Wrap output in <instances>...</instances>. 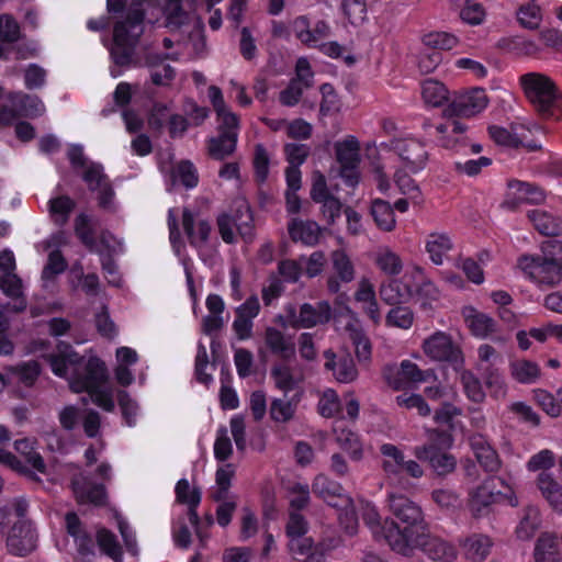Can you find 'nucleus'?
<instances>
[{"label": "nucleus", "instance_id": "b1692460", "mask_svg": "<svg viewBox=\"0 0 562 562\" xmlns=\"http://www.w3.org/2000/svg\"><path fill=\"white\" fill-rule=\"evenodd\" d=\"M536 482L537 487L549 505L562 512V485L548 472H540Z\"/></svg>", "mask_w": 562, "mask_h": 562}, {"label": "nucleus", "instance_id": "774afa93", "mask_svg": "<svg viewBox=\"0 0 562 562\" xmlns=\"http://www.w3.org/2000/svg\"><path fill=\"white\" fill-rule=\"evenodd\" d=\"M458 5L462 7L459 15L463 22L470 25H480L485 20L486 13L480 3L471 1L469 3H461Z\"/></svg>", "mask_w": 562, "mask_h": 562}, {"label": "nucleus", "instance_id": "6e6552de", "mask_svg": "<svg viewBox=\"0 0 562 562\" xmlns=\"http://www.w3.org/2000/svg\"><path fill=\"white\" fill-rule=\"evenodd\" d=\"M109 374L105 363L98 357H90L82 366L71 372L70 389L75 393L94 392L103 386Z\"/></svg>", "mask_w": 562, "mask_h": 562}, {"label": "nucleus", "instance_id": "69168bd1", "mask_svg": "<svg viewBox=\"0 0 562 562\" xmlns=\"http://www.w3.org/2000/svg\"><path fill=\"white\" fill-rule=\"evenodd\" d=\"M82 179L88 184L90 191H97V189L110 182L106 175L103 172V167L97 162H90L88 165L82 173Z\"/></svg>", "mask_w": 562, "mask_h": 562}, {"label": "nucleus", "instance_id": "ea45409f", "mask_svg": "<svg viewBox=\"0 0 562 562\" xmlns=\"http://www.w3.org/2000/svg\"><path fill=\"white\" fill-rule=\"evenodd\" d=\"M422 93L426 103L432 106H440L448 100L449 92L443 83L434 79H427L423 83Z\"/></svg>", "mask_w": 562, "mask_h": 562}, {"label": "nucleus", "instance_id": "c85d7f7f", "mask_svg": "<svg viewBox=\"0 0 562 562\" xmlns=\"http://www.w3.org/2000/svg\"><path fill=\"white\" fill-rule=\"evenodd\" d=\"M229 214L233 216L235 228L241 238L245 241H251L254 238V217L249 205L241 202Z\"/></svg>", "mask_w": 562, "mask_h": 562}, {"label": "nucleus", "instance_id": "6e6d98bb", "mask_svg": "<svg viewBox=\"0 0 562 562\" xmlns=\"http://www.w3.org/2000/svg\"><path fill=\"white\" fill-rule=\"evenodd\" d=\"M517 20L528 30H536L541 21L540 8L535 2L521 5L517 11Z\"/></svg>", "mask_w": 562, "mask_h": 562}, {"label": "nucleus", "instance_id": "4468645a", "mask_svg": "<svg viewBox=\"0 0 562 562\" xmlns=\"http://www.w3.org/2000/svg\"><path fill=\"white\" fill-rule=\"evenodd\" d=\"M37 533L29 519H18L9 529L7 551L16 557H26L36 549Z\"/></svg>", "mask_w": 562, "mask_h": 562}, {"label": "nucleus", "instance_id": "c03bdc74", "mask_svg": "<svg viewBox=\"0 0 562 562\" xmlns=\"http://www.w3.org/2000/svg\"><path fill=\"white\" fill-rule=\"evenodd\" d=\"M414 322L413 311L402 305L393 306L385 316V324L390 327L408 329Z\"/></svg>", "mask_w": 562, "mask_h": 562}, {"label": "nucleus", "instance_id": "6ab92c4d", "mask_svg": "<svg viewBox=\"0 0 562 562\" xmlns=\"http://www.w3.org/2000/svg\"><path fill=\"white\" fill-rule=\"evenodd\" d=\"M265 342L269 350L281 359L289 361L295 357V344L291 337L286 338L282 331L274 327H267Z\"/></svg>", "mask_w": 562, "mask_h": 562}, {"label": "nucleus", "instance_id": "9b49d317", "mask_svg": "<svg viewBox=\"0 0 562 562\" xmlns=\"http://www.w3.org/2000/svg\"><path fill=\"white\" fill-rule=\"evenodd\" d=\"M519 268L535 282L554 286L562 281V267L533 255H525L518 259Z\"/></svg>", "mask_w": 562, "mask_h": 562}, {"label": "nucleus", "instance_id": "412c9836", "mask_svg": "<svg viewBox=\"0 0 562 562\" xmlns=\"http://www.w3.org/2000/svg\"><path fill=\"white\" fill-rule=\"evenodd\" d=\"M288 232L293 241H301L307 246L318 243L322 228L314 221L293 218L288 225Z\"/></svg>", "mask_w": 562, "mask_h": 562}, {"label": "nucleus", "instance_id": "bf43d9fd", "mask_svg": "<svg viewBox=\"0 0 562 562\" xmlns=\"http://www.w3.org/2000/svg\"><path fill=\"white\" fill-rule=\"evenodd\" d=\"M12 372L19 378V381L25 386H33L41 374V366L37 361L31 360L12 368Z\"/></svg>", "mask_w": 562, "mask_h": 562}, {"label": "nucleus", "instance_id": "cd10ccee", "mask_svg": "<svg viewBox=\"0 0 562 562\" xmlns=\"http://www.w3.org/2000/svg\"><path fill=\"white\" fill-rule=\"evenodd\" d=\"M527 217L535 228L544 236H559L562 232V222L550 213L542 210H531Z\"/></svg>", "mask_w": 562, "mask_h": 562}, {"label": "nucleus", "instance_id": "5701e85b", "mask_svg": "<svg viewBox=\"0 0 562 562\" xmlns=\"http://www.w3.org/2000/svg\"><path fill=\"white\" fill-rule=\"evenodd\" d=\"M182 226L192 246L200 247L209 240L211 224L206 220H200L195 231L193 214L188 209L182 213Z\"/></svg>", "mask_w": 562, "mask_h": 562}, {"label": "nucleus", "instance_id": "4d7b16f0", "mask_svg": "<svg viewBox=\"0 0 562 562\" xmlns=\"http://www.w3.org/2000/svg\"><path fill=\"white\" fill-rule=\"evenodd\" d=\"M333 372L337 381L341 383H350L358 376V370L353 359L349 353H346L339 358Z\"/></svg>", "mask_w": 562, "mask_h": 562}, {"label": "nucleus", "instance_id": "de8ad7c7", "mask_svg": "<svg viewBox=\"0 0 562 562\" xmlns=\"http://www.w3.org/2000/svg\"><path fill=\"white\" fill-rule=\"evenodd\" d=\"M398 376L401 380H405L407 382H425L430 376H435V373L432 370H420L418 366L411 360H403L401 362L398 372Z\"/></svg>", "mask_w": 562, "mask_h": 562}, {"label": "nucleus", "instance_id": "ddd939ff", "mask_svg": "<svg viewBox=\"0 0 562 562\" xmlns=\"http://www.w3.org/2000/svg\"><path fill=\"white\" fill-rule=\"evenodd\" d=\"M337 161L340 164V176L349 187L359 181L358 166L360 164V144L355 136L335 144Z\"/></svg>", "mask_w": 562, "mask_h": 562}, {"label": "nucleus", "instance_id": "4be33fe9", "mask_svg": "<svg viewBox=\"0 0 562 562\" xmlns=\"http://www.w3.org/2000/svg\"><path fill=\"white\" fill-rule=\"evenodd\" d=\"M190 490V484L188 480L181 479L178 481L176 485V495L177 501L182 504H188V519L192 526L195 527L196 535L199 536V524L200 518L196 513V507L201 502V492L198 488H193L191 494L188 492Z\"/></svg>", "mask_w": 562, "mask_h": 562}, {"label": "nucleus", "instance_id": "79ce46f5", "mask_svg": "<svg viewBox=\"0 0 562 562\" xmlns=\"http://www.w3.org/2000/svg\"><path fill=\"white\" fill-rule=\"evenodd\" d=\"M422 41L426 47L434 49V52L452 49L458 43L457 36L447 32L427 33Z\"/></svg>", "mask_w": 562, "mask_h": 562}, {"label": "nucleus", "instance_id": "f257e3e1", "mask_svg": "<svg viewBox=\"0 0 562 562\" xmlns=\"http://www.w3.org/2000/svg\"><path fill=\"white\" fill-rule=\"evenodd\" d=\"M146 0H106L110 13H123L126 15L117 21L113 27L112 44L109 48L110 57L116 67L130 68L140 66L136 57V47L144 33Z\"/></svg>", "mask_w": 562, "mask_h": 562}, {"label": "nucleus", "instance_id": "4c0bfd02", "mask_svg": "<svg viewBox=\"0 0 562 562\" xmlns=\"http://www.w3.org/2000/svg\"><path fill=\"white\" fill-rule=\"evenodd\" d=\"M346 330L349 333V338L355 346V352L359 361H369L371 358V341L364 331L352 325L348 324Z\"/></svg>", "mask_w": 562, "mask_h": 562}, {"label": "nucleus", "instance_id": "a878e982", "mask_svg": "<svg viewBox=\"0 0 562 562\" xmlns=\"http://www.w3.org/2000/svg\"><path fill=\"white\" fill-rule=\"evenodd\" d=\"M379 295L385 304L397 306L405 304L412 292L408 285L403 284L398 279H392L381 284Z\"/></svg>", "mask_w": 562, "mask_h": 562}, {"label": "nucleus", "instance_id": "13d9d810", "mask_svg": "<svg viewBox=\"0 0 562 562\" xmlns=\"http://www.w3.org/2000/svg\"><path fill=\"white\" fill-rule=\"evenodd\" d=\"M295 407L291 401L274 398L270 404V417L277 423H286L293 418Z\"/></svg>", "mask_w": 562, "mask_h": 562}, {"label": "nucleus", "instance_id": "393cba45", "mask_svg": "<svg viewBox=\"0 0 562 562\" xmlns=\"http://www.w3.org/2000/svg\"><path fill=\"white\" fill-rule=\"evenodd\" d=\"M237 134H222L207 139V155L215 160H224L232 156L237 147Z\"/></svg>", "mask_w": 562, "mask_h": 562}, {"label": "nucleus", "instance_id": "72a5a7b5", "mask_svg": "<svg viewBox=\"0 0 562 562\" xmlns=\"http://www.w3.org/2000/svg\"><path fill=\"white\" fill-rule=\"evenodd\" d=\"M97 543L102 553L111 558L114 562H122L123 550L116 536L112 531L106 528H100L97 531Z\"/></svg>", "mask_w": 562, "mask_h": 562}, {"label": "nucleus", "instance_id": "58836bf2", "mask_svg": "<svg viewBox=\"0 0 562 562\" xmlns=\"http://www.w3.org/2000/svg\"><path fill=\"white\" fill-rule=\"evenodd\" d=\"M333 269L341 282H351L355 278V269L351 260L344 250H334L330 255Z\"/></svg>", "mask_w": 562, "mask_h": 562}, {"label": "nucleus", "instance_id": "0eeeda50", "mask_svg": "<svg viewBox=\"0 0 562 562\" xmlns=\"http://www.w3.org/2000/svg\"><path fill=\"white\" fill-rule=\"evenodd\" d=\"M468 126L457 119H448L446 123L435 126L437 143L457 154H467L468 147L472 154H479L482 150L480 144L471 143V137L467 135Z\"/></svg>", "mask_w": 562, "mask_h": 562}, {"label": "nucleus", "instance_id": "5fc2aeb1", "mask_svg": "<svg viewBox=\"0 0 562 562\" xmlns=\"http://www.w3.org/2000/svg\"><path fill=\"white\" fill-rule=\"evenodd\" d=\"M540 517L539 512L536 508H527L526 513L520 520L516 533L520 539H530L536 530L539 528Z\"/></svg>", "mask_w": 562, "mask_h": 562}, {"label": "nucleus", "instance_id": "a211bd4d", "mask_svg": "<svg viewBox=\"0 0 562 562\" xmlns=\"http://www.w3.org/2000/svg\"><path fill=\"white\" fill-rule=\"evenodd\" d=\"M395 149L409 171L417 172L424 168L427 160V151L420 143L414 140H397Z\"/></svg>", "mask_w": 562, "mask_h": 562}, {"label": "nucleus", "instance_id": "aec40b11", "mask_svg": "<svg viewBox=\"0 0 562 562\" xmlns=\"http://www.w3.org/2000/svg\"><path fill=\"white\" fill-rule=\"evenodd\" d=\"M453 442V437L449 430L427 429V443L414 449L417 459H425L429 453L448 450Z\"/></svg>", "mask_w": 562, "mask_h": 562}, {"label": "nucleus", "instance_id": "49530a36", "mask_svg": "<svg viewBox=\"0 0 562 562\" xmlns=\"http://www.w3.org/2000/svg\"><path fill=\"white\" fill-rule=\"evenodd\" d=\"M420 461H428L430 467L438 475H446L456 469V458L447 451H439L436 453L427 454V458L419 459Z\"/></svg>", "mask_w": 562, "mask_h": 562}, {"label": "nucleus", "instance_id": "f704fd0d", "mask_svg": "<svg viewBox=\"0 0 562 562\" xmlns=\"http://www.w3.org/2000/svg\"><path fill=\"white\" fill-rule=\"evenodd\" d=\"M452 246V241L447 234L431 233L426 243V250L435 265H441L443 255H446Z\"/></svg>", "mask_w": 562, "mask_h": 562}, {"label": "nucleus", "instance_id": "8fccbe9b", "mask_svg": "<svg viewBox=\"0 0 562 562\" xmlns=\"http://www.w3.org/2000/svg\"><path fill=\"white\" fill-rule=\"evenodd\" d=\"M57 352L46 356L53 372L60 376H67V368H65V358L74 350L72 346L65 341H58L56 346Z\"/></svg>", "mask_w": 562, "mask_h": 562}, {"label": "nucleus", "instance_id": "37998d69", "mask_svg": "<svg viewBox=\"0 0 562 562\" xmlns=\"http://www.w3.org/2000/svg\"><path fill=\"white\" fill-rule=\"evenodd\" d=\"M76 203L68 195H60L49 201V212L55 217V223L64 225L67 223Z\"/></svg>", "mask_w": 562, "mask_h": 562}, {"label": "nucleus", "instance_id": "dca6fc26", "mask_svg": "<svg viewBox=\"0 0 562 562\" xmlns=\"http://www.w3.org/2000/svg\"><path fill=\"white\" fill-rule=\"evenodd\" d=\"M487 105V97L483 89H473L472 91L457 95L443 110L447 119L471 117L483 111Z\"/></svg>", "mask_w": 562, "mask_h": 562}, {"label": "nucleus", "instance_id": "c756f323", "mask_svg": "<svg viewBox=\"0 0 562 562\" xmlns=\"http://www.w3.org/2000/svg\"><path fill=\"white\" fill-rule=\"evenodd\" d=\"M370 213L379 229L392 232L395 228V215L390 202L381 199L372 201Z\"/></svg>", "mask_w": 562, "mask_h": 562}, {"label": "nucleus", "instance_id": "052dcab7", "mask_svg": "<svg viewBox=\"0 0 562 562\" xmlns=\"http://www.w3.org/2000/svg\"><path fill=\"white\" fill-rule=\"evenodd\" d=\"M164 12L166 15L168 26L179 29L188 20V15L182 8L181 0H167L164 8Z\"/></svg>", "mask_w": 562, "mask_h": 562}, {"label": "nucleus", "instance_id": "7ed1b4c3", "mask_svg": "<svg viewBox=\"0 0 562 562\" xmlns=\"http://www.w3.org/2000/svg\"><path fill=\"white\" fill-rule=\"evenodd\" d=\"M520 83L527 99L542 117L549 119L555 111L562 112V93L548 76L528 72L520 77Z\"/></svg>", "mask_w": 562, "mask_h": 562}, {"label": "nucleus", "instance_id": "c9c22d12", "mask_svg": "<svg viewBox=\"0 0 562 562\" xmlns=\"http://www.w3.org/2000/svg\"><path fill=\"white\" fill-rule=\"evenodd\" d=\"M336 441L338 445L348 452L353 461H360L363 457L362 446L358 436L346 428H335Z\"/></svg>", "mask_w": 562, "mask_h": 562}, {"label": "nucleus", "instance_id": "680f3d73", "mask_svg": "<svg viewBox=\"0 0 562 562\" xmlns=\"http://www.w3.org/2000/svg\"><path fill=\"white\" fill-rule=\"evenodd\" d=\"M375 263L389 276H397L403 269V263L398 255L389 249L376 256Z\"/></svg>", "mask_w": 562, "mask_h": 562}, {"label": "nucleus", "instance_id": "39448f33", "mask_svg": "<svg viewBox=\"0 0 562 562\" xmlns=\"http://www.w3.org/2000/svg\"><path fill=\"white\" fill-rule=\"evenodd\" d=\"M0 290L13 302L7 303L5 307L12 313H22L27 307V300L23 293V283L21 278L14 273L15 259L13 252L4 249L0 252Z\"/></svg>", "mask_w": 562, "mask_h": 562}, {"label": "nucleus", "instance_id": "0e129e2a", "mask_svg": "<svg viewBox=\"0 0 562 562\" xmlns=\"http://www.w3.org/2000/svg\"><path fill=\"white\" fill-rule=\"evenodd\" d=\"M168 106L160 102H155L148 113V127L160 135L164 131L166 122L169 120Z\"/></svg>", "mask_w": 562, "mask_h": 562}, {"label": "nucleus", "instance_id": "7c9ffc66", "mask_svg": "<svg viewBox=\"0 0 562 562\" xmlns=\"http://www.w3.org/2000/svg\"><path fill=\"white\" fill-rule=\"evenodd\" d=\"M536 562H560V551L557 538L550 533H542L535 547Z\"/></svg>", "mask_w": 562, "mask_h": 562}, {"label": "nucleus", "instance_id": "1a4fd4ad", "mask_svg": "<svg viewBox=\"0 0 562 562\" xmlns=\"http://www.w3.org/2000/svg\"><path fill=\"white\" fill-rule=\"evenodd\" d=\"M415 549H420L431 560L451 562L456 559L457 552L453 546L442 539L431 536L428 527L424 532L414 536L404 551H397L403 555H409Z\"/></svg>", "mask_w": 562, "mask_h": 562}, {"label": "nucleus", "instance_id": "2f4dec72", "mask_svg": "<svg viewBox=\"0 0 562 562\" xmlns=\"http://www.w3.org/2000/svg\"><path fill=\"white\" fill-rule=\"evenodd\" d=\"M497 47L517 56H533L540 50L533 41L521 36L504 37L498 41Z\"/></svg>", "mask_w": 562, "mask_h": 562}, {"label": "nucleus", "instance_id": "f3484780", "mask_svg": "<svg viewBox=\"0 0 562 562\" xmlns=\"http://www.w3.org/2000/svg\"><path fill=\"white\" fill-rule=\"evenodd\" d=\"M330 318L331 307L327 301H319L315 305L304 303L300 307L297 321L292 324V328H312L328 323Z\"/></svg>", "mask_w": 562, "mask_h": 562}, {"label": "nucleus", "instance_id": "f03ea898", "mask_svg": "<svg viewBox=\"0 0 562 562\" xmlns=\"http://www.w3.org/2000/svg\"><path fill=\"white\" fill-rule=\"evenodd\" d=\"M391 513L403 525L393 520L383 524V539L395 552L404 551L415 535L424 532L427 524L422 508L404 495L391 494L389 497Z\"/></svg>", "mask_w": 562, "mask_h": 562}, {"label": "nucleus", "instance_id": "a19ab883", "mask_svg": "<svg viewBox=\"0 0 562 562\" xmlns=\"http://www.w3.org/2000/svg\"><path fill=\"white\" fill-rule=\"evenodd\" d=\"M341 490L340 485L330 482L324 475L316 476L312 484L313 493L322 497L330 506H337V503H330V498L340 497Z\"/></svg>", "mask_w": 562, "mask_h": 562}, {"label": "nucleus", "instance_id": "bb28decb", "mask_svg": "<svg viewBox=\"0 0 562 562\" xmlns=\"http://www.w3.org/2000/svg\"><path fill=\"white\" fill-rule=\"evenodd\" d=\"M380 451L384 457V460L382 462V468L384 472L386 473L390 480H392L393 477L396 479L400 475V473L403 472V469L407 461L405 460L403 451L392 443L382 445Z\"/></svg>", "mask_w": 562, "mask_h": 562}, {"label": "nucleus", "instance_id": "a18cd8bd", "mask_svg": "<svg viewBox=\"0 0 562 562\" xmlns=\"http://www.w3.org/2000/svg\"><path fill=\"white\" fill-rule=\"evenodd\" d=\"M172 179L179 180L187 189H192L199 182L198 170L190 160H181L172 170Z\"/></svg>", "mask_w": 562, "mask_h": 562}, {"label": "nucleus", "instance_id": "20e7f679", "mask_svg": "<svg viewBox=\"0 0 562 562\" xmlns=\"http://www.w3.org/2000/svg\"><path fill=\"white\" fill-rule=\"evenodd\" d=\"M512 494L513 490L504 479L491 476L471 493L470 510L475 518L487 516L493 505L509 499Z\"/></svg>", "mask_w": 562, "mask_h": 562}, {"label": "nucleus", "instance_id": "e433bc0d", "mask_svg": "<svg viewBox=\"0 0 562 562\" xmlns=\"http://www.w3.org/2000/svg\"><path fill=\"white\" fill-rule=\"evenodd\" d=\"M491 546V539L483 535H473L463 543L465 555L475 562L482 561L487 557Z\"/></svg>", "mask_w": 562, "mask_h": 562}, {"label": "nucleus", "instance_id": "3c124183", "mask_svg": "<svg viewBox=\"0 0 562 562\" xmlns=\"http://www.w3.org/2000/svg\"><path fill=\"white\" fill-rule=\"evenodd\" d=\"M0 463L9 467L19 474L27 477L33 482H41L38 475L34 473L27 465L23 464L22 460L10 451L0 449Z\"/></svg>", "mask_w": 562, "mask_h": 562}, {"label": "nucleus", "instance_id": "864d4df0", "mask_svg": "<svg viewBox=\"0 0 562 562\" xmlns=\"http://www.w3.org/2000/svg\"><path fill=\"white\" fill-rule=\"evenodd\" d=\"M467 321L472 333L479 337H486L495 331V321L484 313L475 312Z\"/></svg>", "mask_w": 562, "mask_h": 562}, {"label": "nucleus", "instance_id": "423d86ee", "mask_svg": "<svg viewBox=\"0 0 562 562\" xmlns=\"http://www.w3.org/2000/svg\"><path fill=\"white\" fill-rule=\"evenodd\" d=\"M45 113L43 101L35 94L11 92L8 103L1 105L0 124L9 126L18 117L35 119Z\"/></svg>", "mask_w": 562, "mask_h": 562}, {"label": "nucleus", "instance_id": "09e8293b", "mask_svg": "<svg viewBox=\"0 0 562 562\" xmlns=\"http://www.w3.org/2000/svg\"><path fill=\"white\" fill-rule=\"evenodd\" d=\"M271 376L274 380L276 387L288 393L294 390L296 381L292 369L286 364H274L271 368Z\"/></svg>", "mask_w": 562, "mask_h": 562}, {"label": "nucleus", "instance_id": "f8f14e48", "mask_svg": "<svg viewBox=\"0 0 562 562\" xmlns=\"http://www.w3.org/2000/svg\"><path fill=\"white\" fill-rule=\"evenodd\" d=\"M423 349L432 360L448 362L454 370H460L463 367L464 360L461 349L445 333L438 331L427 338L423 344Z\"/></svg>", "mask_w": 562, "mask_h": 562}, {"label": "nucleus", "instance_id": "e2e57ef3", "mask_svg": "<svg viewBox=\"0 0 562 562\" xmlns=\"http://www.w3.org/2000/svg\"><path fill=\"white\" fill-rule=\"evenodd\" d=\"M461 382L469 400L474 403H482L484 401L485 393L482 389L481 382L471 371L462 372Z\"/></svg>", "mask_w": 562, "mask_h": 562}, {"label": "nucleus", "instance_id": "2eb2a0df", "mask_svg": "<svg viewBox=\"0 0 562 562\" xmlns=\"http://www.w3.org/2000/svg\"><path fill=\"white\" fill-rule=\"evenodd\" d=\"M70 487L78 504L103 506L106 503L104 484L93 482L87 473L79 472L70 479Z\"/></svg>", "mask_w": 562, "mask_h": 562}, {"label": "nucleus", "instance_id": "338daca9", "mask_svg": "<svg viewBox=\"0 0 562 562\" xmlns=\"http://www.w3.org/2000/svg\"><path fill=\"white\" fill-rule=\"evenodd\" d=\"M488 134L494 143L498 146L507 148H519L522 145V142L515 134L510 133L508 130L502 126H488Z\"/></svg>", "mask_w": 562, "mask_h": 562}, {"label": "nucleus", "instance_id": "473e14b6", "mask_svg": "<svg viewBox=\"0 0 562 562\" xmlns=\"http://www.w3.org/2000/svg\"><path fill=\"white\" fill-rule=\"evenodd\" d=\"M510 373L519 383L531 384L539 379L541 370L536 362L522 359L510 363Z\"/></svg>", "mask_w": 562, "mask_h": 562}, {"label": "nucleus", "instance_id": "9d476101", "mask_svg": "<svg viewBox=\"0 0 562 562\" xmlns=\"http://www.w3.org/2000/svg\"><path fill=\"white\" fill-rule=\"evenodd\" d=\"M544 190L530 182L512 179L507 182V190L501 204L502 209L517 211L521 204H542L546 201Z\"/></svg>", "mask_w": 562, "mask_h": 562}, {"label": "nucleus", "instance_id": "603ef678", "mask_svg": "<svg viewBox=\"0 0 562 562\" xmlns=\"http://www.w3.org/2000/svg\"><path fill=\"white\" fill-rule=\"evenodd\" d=\"M395 402L400 407H404L406 409H416L423 417L429 416L431 413V409L425 397L420 394L403 393L396 396Z\"/></svg>", "mask_w": 562, "mask_h": 562}]
</instances>
